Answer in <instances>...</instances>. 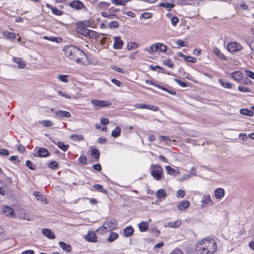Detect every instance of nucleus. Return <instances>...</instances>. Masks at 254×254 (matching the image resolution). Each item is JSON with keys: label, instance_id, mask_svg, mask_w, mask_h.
Returning <instances> with one entry per match:
<instances>
[{"label": "nucleus", "instance_id": "nucleus-56", "mask_svg": "<svg viewBox=\"0 0 254 254\" xmlns=\"http://www.w3.org/2000/svg\"><path fill=\"white\" fill-rule=\"evenodd\" d=\"M145 52H147V53H148L149 54H152L154 52V45L153 44L150 47H146L143 50Z\"/></svg>", "mask_w": 254, "mask_h": 254}, {"label": "nucleus", "instance_id": "nucleus-27", "mask_svg": "<svg viewBox=\"0 0 254 254\" xmlns=\"http://www.w3.org/2000/svg\"><path fill=\"white\" fill-rule=\"evenodd\" d=\"M159 6L166 8L168 11H170L175 6V4L169 2H161L159 4Z\"/></svg>", "mask_w": 254, "mask_h": 254}, {"label": "nucleus", "instance_id": "nucleus-4", "mask_svg": "<svg viewBox=\"0 0 254 254\" xmlns=\"http://www.w3.org/2000/svg\"><path fill=\"white\" fill-rule=\"evenodd\" d=\"M150 174L154 179L157 181L161 180L163 177V169L158 164H152L150 167Z\"/></svg>", "mask_w": 254, "mask_h": 254}, {"label": "nucleus", "instance_id": "nucleus-62", "mask_svg": "<svg viewBox=\"0 0 254 254\" xmlns=\"http://www.w3.org/2000/svg\"><path fill=\"white\" fill-rule=\"evenodd\" d=\"M100 123L103 125H106L109 124V119L106 118H101Z\"/></svg>", "mask_w": 254, "mask_h": 254}, {"label": "nucleus", "instance_id": "nucleus-10", "mask_svg": "<svg viewBox=\"0 0 254 254\" xmlns=\"http://www.w3.org/2000/svg\"><path fill=\"white\" fill-rule=\"evenodd\" d=\"M55 114L57 118H68L71 117V114L69 112L64 110L57 111Z\"/></svg>", "mask_w": 254, "mask_h": 254}, {"label": "nucleus", "instance_id": "nucleus-64", "mask_svg": "<svg viewBox=\"0 0 254 254\" xmlns=\"http://www.w3.org/2000/svg\"><path fill=\"white\" fill-rule=\"evenodd\" d=\"M170 254H183V253L180 249H175L170 253Z\"/></svg>", "mask_w": 254, "mask_h": 254}, {"label": "nucleus", "instance_id": "nucleus-11", "mask_svg": "<svg viewBox=\"0 0 254 254\" xmlns=\"http://www.w3.org/2000/svg\"><path fill=\"white\" fill-rule=\"evenodd\" d=\"M105 223L108 224L107 227L110 231L115 229L118 226L117 220L114 218H111L109 221H107Z\"/></svg>", "mask_w": 254, "mask_h": 254}, {"label": "nucleus", "instance_id": "nucleus-9", "mask_svg": "<svg viewBox=\"0 0 254 254\" xmlns=\"http://www.w3.org/2000/svg\"><path fill=\"white\" fill-rule=\"evenodd\" d=\"M69 5L72 8L76 10H80L83 7H85L83 3L79 0H72L69 3Z\"/></svg>", "mask_w": 254, "mask_h": 254}, {"label": "nucleus", "instance_id": "nucleus-57", "mask_svg": "<svg viewBox=\"0 0 254 254\" xmlns=\"http://www.w3.org/2000/svg\"><path fill=\"white\" fill-rule=\"evenodd\" d=\"M186 193L185 191L182 190H179L177 191V196L178 197L183 198L185 197Z\"/></svg>", "mask_w": 254, "mask_h": 254}, {"label": "nucleus", "instance_id": "nucleus-45", "mask_svg": "<svg viewBox=\"0 0 254 254\" xmlns=\"http://www.w3.org/2000/svg\"><path fill=\"white\" fill-rule=\"evenodd\" d=\"M52 12L54 15H57V16H61L62 15L64 14V11H62L61 10H59V9L57 8H55L53 7V8H52Z\"/></svg>", "mask_w": 254, "mask_h": 254}, {"label": "nucleus", "instance_id": "nucleus-28", "mask_svg": "<svg viewBox=\"0 0 254 254\" xmlns=\"http://www.w3.org/2000/svg\"><path fill=\"white\" fill-rule=\"evenodd\" d=\"M134 230L131 226H127L124 230V235L126 237L131 236L133 233Z\"/></svg>", "mask_w": 254, "mask_h": 254}, {"label": "nucleus", "instance_id": "nucleus-34", "mask_svg": "<svg viewBox=\"0 0 254 254\" xmlns=\"http://www.w3.org/2000/svg\"><path fill=\"white\" fill-rule=\"evenodd\" d=\"M156 195L159 198H164L166 196V193L165 190L160 189L156 191Z\"/></svg>", "mask_w": 254, "mask_h": 254}, {"label": "nucleus", "instance_id": "nucleus-2", "mask_svg": "<svg viewBox=\"0 0 254 254\" xmlns=\"http://www.w3.org/2000/svg\"><path fill=\"white\" fill-rule=\"evenodd\" d=\"M64 55L69 59L79 63L84 59L85 53L79 48L74 46H66L63 49Z\"/></svg>", "mask_w": 254, "mask_h": 254}, {"label": "nucleus", "instance_id": "nucleus-7", "mask_svg": "<svg viewBox=\"0 0 254 254\" xmlns=\"http://www.w3.org/2000/svg\"><path fill=\"white\" fill-rule=\"evenodd\" d=\"M201 203L202 207H205L206 205L213 206L215 204L214 202L212 200L209 194H205L203 196Z\"/></svg>", "mask_w": 254, "mask_h": 254}, {"label": "nucleus", "instance_id": "nucleus-51", "mask_svg": "<svg viewBox=\"0 0 254 254\" xmlns=\"http://www.w3.org/2000/svg\"><path fill=\"white\" fill-rule=\"evenodd\" d=\"M176 44L179 47H187L188 46V42H185L184 41L178 39L176 42Z\"/></svg>", "mask_w": 254, "mask_h": 254}, {"label": "nucleus", "instance_id": "nucleus-31", "mask_svg": "<svg viewBox=\"0 0 254 254\" xmlns=\"http://www.w3.org/2000/svg\"><path fill=\"white\" fill-rule=\"evenodd\" d=\"M139 231L141 232H145L148 228V224L146 222L142 221L138 224Z\"/></svg>", "mask_w": 254, "mask_h": 254}, {"label": "nucleus", "instance_id": "nucleus-40", "mask_svg": "<svg viewBox=\"0 0 254 254\" xmlns=\"http://www.w3.org/2000/svg\"><path fill=\"white\" fill-rule=\"evenodd\" d=\"M2 35L10 39H14L15 38V35L14 33L7 31H3L2 32Z\"/></svg>", "mask_w": 254, "mask_h": 254}, {"label": "nucleus", "instance_id": "nucleus-63", "mask_svg": "<svg viewBox=\"0 0 254 254\" xmlns=\"http://www.w3.org/2000/svg\"><path fill=\"white\" fill-rule=\"evenodd\" d=\"M179 22V19L176 16H173L171 19V23L174 26H176Z\"/></svg>", "mask_w": 254, "mask_h": 254}, {"label": "nucleus", "instance_id": "nucleus-44", "mask_svg": "<svg viewBox=\"0 0 254 254\" xmlns=\"http://www.w3.org/2000/svg\"><path fill=\"white\" fill-rule=\"evenodd\" d=\"M111 2L116 5H125L127 3L125 0H111Z\"/></svg>", "mask_w": 254, "mask_h": 254}, {"label": "nucleus", "instance_id": "nucleus-61", "mask_svg": "<svg viewBox=\"0 0 254 254\" xmlns=\"http://www.w3.org/2000/svg\"><path fill=\"white\" fill-rule=\"evenodd\" d=\"M191 176V175L190 174H184L181 178L180 179L181 182H183L186 180H188Z\"/></svg>", "mask_w": 254, "mask_h": 254}, {"label": "nucleus", "instance_id": "nucleus-60", "mask_svg": "<svg viewBox=\"0 0 254 254\" xmlns=\"http://www.w3.org/2000/svg\"><path fill=\"white\" fill-rule=\"evenodd\" d=\"M141 16L144 19H149L152 16V14L149 12H146L143 13Z\"/></svg>", "mask_w": 254, "mask_h": 254}, {"label": "nucleus", "instance_id": "nucleus-55", "mask_svg": "<svg viewBox=\"0 0 254 254\" xmlns=\"http://www.w3.org/2000/svg\"><path fill=\"white\" fill-rule=\"evenodd\" d=\"M240 82H241L243 84L249 85L252 83V81L251 80H250L247 77H244V76L242 78V80Z\"/></svg>", "mask_w": 254, "mask_h": 254}, {"label": "nucleus", "instance_id": "nucleus-1", "mask_svg": "<svg viewBox=\"0 0 254 254\" xmlns=\"http://www.w3.org/2000/svg\"><path fill=\"white\" fill-rule=\"evenodd\" d=\"M217 249V245L213 239L206 238L198 241L195 246V254H214Z\"/></svg>", "mask_w": 254, "mask_h": 254}, {"label": "nucleus", "instance_id": "nucleus-13", "mask_svg": "<svg viewBox=\"0 0 254 254\" xmlns=\"http://www.w3.org/2000/svg\"><path fill=\"white\" fill-rule=\"evenodd\" d=\"M114 48L115 49H121L122 48L124 42L120 37H115L114 39Z\"/></svg>", "mask_w": 254, "mask_h": 254}, {"label": "nucleus", "instance_id": "nucleus-37", "mask_svg": "<svg viewBox=\"0 0 254 254\" xmlns=\"http://www.w3.org/2000/svg\"><path fill=\"white\" fill-rule=\"evenodd\" d=\"M91 156L97 160H98L100 157V152L99 150L95 148L92 149L91 152Z\"/></svg>", "mask_w": 254, "mask_h": 254}, {"label": "nucleus", "instance_id": "nucleus-15", "mask_svg": "<svg viewBox=\"0 0 254 254\" xmlns=\"http://www.w3.org/2000/svg\"><path fill=\"white\" fill-rule=\"evenodd\" d=\"M214 195L216 199H221L225 195V190L222 188H217L214 190Z\"/></svg>", "mask_w": 254, "mask_h": 254}, {"label": "nucleus", "instance_id": "nucleus-19", "mask_svg": "<svg viewBox=\"0 0 254 254\" xmlns=\"http://www.w3.org/2000/svg\"><path fill=\"white\" fill-rule=\"evenodd\" d=\"M190 205V203L189 201L183 200L178 203L177 207L179 210H184L188 208Z\"/></svg>", "mask_w": 254, "mask_h": 254}, {"label": "nucleus", "instance_id": "nucleus-52", "mask_svg": "<svg viewBox=\"0 0 254 254\" xmlns=\"http://www.w3.org/2000/svg\"><path fill=\"white\" fill-rule=\"evenodd\" d=\"M185 60L191 63H195L197 61V59L195 58L188 56H186Z\"/></svg>", "mask_w": 254, "mask_h": 254}, {"label": "nucleus", "instance_id": "nucleus-3", "mask_svg": "<svg viewBox=\"0 0 254 254\" xmlns=\"http://www.w3.org/2000/svg\"><path fill=\"white\" fill-rule=\"evenodd\" d=\"M76 32L89 38H96L97 34L96 32L87 29L85 26L83 25V24H79L76 27Z\"/></svg>", "mask_w": 254, "mask_h": 254}, {"label": "nucleus", "instance_id": "nucleus-29", "mask_svg": "<svg viewBox=\"0 0 254 254\" xmlns=\"http://www.w3.org/2000/svg\"><path fill=\"white\" fill-rule=\"evenodd\" d=\"M219 83L224 88L231 89L232 88V84L225 80L219 79H218Z\"/></svg>", "mask_w": 254, "mask_h": 254}, {"label": "nucleus", "instance_id": "nucleus-43", "mask_svg": "<svg viewBox=\"0 0 254 254\" xmlns=\"http://www.w3.org/2000/svg\"><path fill=\"white\" fill-rule=\"evenodd\" d=\"M146 82L147 83V84H150V85H152L154 86H156L157 87H158V88L159 89H161L162 90H164V91H167V88H166L165 87H163V86H161L159 85H158L156 83H154L153 81L152 80H147L146 81Z\"/></svg>", "mask_w": 254, "mask_h": 254}, {"label": "nucleus", "instance_id": "nucleus-17", "mask_svg": "<svg viewBox=\"0 0 254 254\" xmlns=\"http://www.w3.org/2000/svg\"><path fill=\"white\" fill-rule=\"evenodd\" d=\"M42 234L43 235L49 239H54L55 238V235L53 232L49 229H43L42 230Z\"/></svg>", "mask_w": 254, "mask_h": 254}, {"label": "nucleus", "instance_id": "nucleus-24", "mask_svg": "<svg viewBox=\"0 0 254 254\" xmlns=\"http://www.w3.org/2000/svg\"><path fill=\"white\" fill-rule=\"evenodd\" d=\"M101 15L105 18H108L109 19H114L118 18V17L115 14L111 13L110 12L103 11L101 12Z\"/></svg>", "mask_w": 254, "mask_h": 254}, {"label": "nucleus", "instance_id": "nucleus-5", "mask_svg": "<svg viewBox=\"0 0 254 254\" xmlns=\"http://www.w3.org/2000/svg\"><path fill=\"white\" fill-rule=\"evenodd\" d=\"M91 102L95 109L96 110H99L102 108L109 106L111 105L110 103H107L106 101H100L97 99H93Z\"/></svg>", "mask_w": 254, "mask_h": 254}, {"label": "nucleus", "instance_id": "nucleus-23", "mask_svg": "<svg viewBox=\"0 0 254 254\" xmlns=\"http://www.w3.org/2000/svg\"><path fill=\"white\" fill-rule=\"evenodd\" d=\"M13 61L15 63L18 64V67L19 68H24L26 64L24 61L20 58H16V57H13Z\"/></svg>", "mask_w": 254, "mask_h": 254}, {"label": "nucleus", "instance_id": "nucleus-16", "mask_svg": "<svg viewBox=\"0 0 254 254\" xmlns=\"http://www.w3.org/2000/svg\"><path fill=\"white\" fill-rule=\"evenodd\" d=\"M85 239L90 242H96L97 241V237L94 232L89 231L85 237Z\"/></svg>", "mask_w": 254, "mask_h": 254}, {"label": "nucleus", "instance_id": "nucleus-20", "mask_svg": "<svg viewBox=\"0 0 254 254\" xmlns=\"http://www.w3.org/2000/svg\"><path fill=\"white\" fill-rule=\"evenodd\" d=\"M37 155L40 157H46L49 155V152L45 148H40L37 151Z\"/></svg>", "mask_w": 254, "mask_h": 254}, {"label": "nucleus", "instance_id": "nucleus-54", "mask_svg": "<svg viewBox=\"0 0 254 254\" xmlns=\"http://www.w3.org/2000/svg\"><path fill=\"white\" fill-rule=\"evenodd\" d=\"M174 81L178 84H179V85L181 86V87H186L188 86V85L186 83L184 82V81L179 79L175 78Z\"/></svg>", "mask_w": 254, "mask_h": 254}, {"label": "nucleus", "instance_id": "nucleus-48", "mask_svg": "<svg viewBox=\"0 0 254 254\" xmlns=\"http://www.w3.org/2000/svg\"><path fill=\"white\" fill-rule=\"evenodd\" d=\"M26 165L31 170H35L36 169V166L33 164L30 161L27 160L26 162Z\"/></svg>", "mask_w": 254, "mask_h": 254}, {"label": "nucleus", "instance_id": "nucleus-22", "mask_svg": "<svg viewBox=\"0 0 254 254\" xmlns=\"http://www.w3.org/2000/svg\"><path fill=\"white\" fill-rule=\"evenodd\" d=\"M165 168L166 169V171H167V173L171 175H174L176 176L180 173L179 170H176L174 168H172L170 166H166Z\"/></svg>", "mask_w": 254, "mask_h": 254}, {"label": "nucleus", "instance_id": "nucleus-47", "mask_svg": "<svg viewBox=\"0 0 254 254\" xmlns=\"http://www.w3.org/2000/svg\"><path fill=\"white\" fill-rule=\"evenodd\" d=\"M138 44L136 42H129L127 44V47L128 50H131L137 48Z\"/></svg>", "mask_w": 254, "mask_h": 254}, {"label": "nucleus", "instance_id": "nucleus-8", "mask_svg": "<svg viewBox=\"0 0 254 254\" xmlns=\"http://www.w3.org/2000/svg\"><path fill=\"white\" fill-rule=\"evenodd\" d=\"M134 106L138 109H146L153 111H157L159 108L154 105H147L145 103L136 104Z\"/></svg>", "mask_w": 254, "mask_h": 254}, {"label": "nucleus", "instance_id": "nucleus-58", "mask_svg": "<svg viewBox=\"0 0 254 254\" xmlns=\"http://www.w3.org/2000/svg\"><path fill=\"white\" fill-rule=\"evenodd\" d=\"M238 89L240 91L242 92H249L250 91V89L249 88L245 86H239L238 87Z\"/></svg>", "mask_w": 254, "mask_h": 254}, {"label": "nucleus", "instance_id": "nucleus-21", "mask_svg": "<svg viewBox=\"0 0 254 254\" xmlns=\"http://www.w3.org/2000/svg\"><path fill=\"white\" fill-rule=\"evenodd\" d=\"M182 224L181 220H177L174 222H169L166 224L165 227H169L173 228H178Z\"/></svg>", "mask_w": 254, "mask_h": 254}, {"label": "nucleus", "instance_id": "nucleus-32", "mask_svg": "<svg viewBox=\"0 0 254 254\" xmlns=\"http://www.w3.org/2000/svg\"><path fill=\"white\" fill-rule=\"evenodd\" d=\"M240 112L243 115L249 117H252L254 115L253 112L247 109H242L240 110Z\"/></svg>", "mask_w": 254, "mask_h": 254}, {"label": "nucleus", "instance_id": "nucleus-39", "mask_svg": "<svg viewBox=\"0 0 254 254\" xmlns=\"http://www.w3.org/2000/svg\"><path fill=\"white\" fill-rule=\"evenodd\" d=\"M68 76L69 75H68L60 74L58 76L57 78L62 82L67 83L69 82V80L67 78Z\"/></svg>", "mask_w": 254, "mask_h": 254}, {"label": "nucleus", "instance_id": "nucleus-41", "mask_svg": "<svg viewBox=\"0 0 254 254\" xmlns=\"http://www.w3.org/2000/svg\"><path fill=\"white\" fill-rule=\"evenodd\" d=\"M93 188L98 190L100 192H103L105 194H106L108 192V190L106 189L103 188L102 186L99 184H95L93 185Z\"/></svg>", "mask_w": 254, "mask_h": 254}, {"label": "nucleus", "instance_id": "nucleus-53", "mask_svg": "<svg viewBox=\"0 0 254 254\" xmlns=\"http://www.w3.org/2000/svg\"><path fill=\"white\" fill-rule=\"evenodd\" d=\"M118 26L119 23L117 21H112L109 23V27L111 28H116Z\"/></svg>", "mask_w": 254, "mask_h": 254}, {"label": "nucleus", "instance_id": "nucleus-33", "mask_svg": "<svg viewBox=\"0 0 254 254\" xmlns=\"http://www.w3.org/2000/svg\"><path fill=\"white\" fill-rule=\"evenodd\" d=\"M119 237V235L118 233L111 232L109 235V236L108 238V241L112 243L116 239H117Z\"/></svg>", "mask_w": 254, "mask_h": 254}, {"label": "nucleus", "instance_id": "nucleus-49", "mask_svg": "<svg viewBox=\"0 0 254 254\" xmlns=\"http://www.w3.org/2000/svg\"><path fill=\"white\" fill-rule=\"evenodd\" d=\"M163 64L168 66L169 67H172L174 66L173 62L170 59H166L163 61Z\"/></svg>", "mask_w": 254, "mask_h": 254}, {"label": "nucleus", "instance_id": "nucleus-6", "mask_svg": "<svg viewBox=\"0 0 254 254\" xmlns=\"http://www.w3.org/2000/svg\"><path fill=\"white\" fill-rule=\"evenodd\" d=\"M242 49L240 44L236 42H230L227 45V49L229 52L232 53H235L240 51Z\"/></svg>", "mask_w": 254, "mask_h": 254}, {"label": "nucleus", "instance_id": "nucleus-38", "mask_svg": "<svg viewBox=\"0 0 254 254\" xmlns=\"http://www.w3.org/2000/svg\"><path fill=\"white\" fill-rule=\"evenodd\" d=\"M121 130L120 127H117L112 131L111 135L114 137H118L121 134Z\"/></svg>", "mask_w": 254, "mask_h": 254}, {"label": "nucleus", "instance_id": "nucleus-25", "mask_svg": "<svg viewBox=\"0 0 254 254\" xmlns=\"http://www.w3.org/2000/svg\"><path fill=\"white\" fill-rule=\"evenodd\" d=\"M59 245L64 251H65L67 253L70 252L71 250V247L70 245L64 242H60L59 243Z\"/></svg>", "mask_w": 254, "mask_h": 254}, {"label": "nucleus", "instance_id": "nucleus-30", "mask_svg": "<svg viewBox=\"0 0 254 254\" xmlns=\"http://www.w3.org/2000/svg\"><path fill=\"white\" fill-rule=\"evenodd\" d=\"M110 6V3L108 2L101 1L98 3V6L101 9H108Z\"/></svg>", "mask_w": 254, "mask_h": 254}, {"label": "nucleus", "instance_id": "nucleus-42", "mask_svg": "<svg viewBox=\"0 0 254 254\" xmlns=\"http://www.w3.org/2000/svg\"><path fill=\"white\" fill-rule=\"evenodd\" d=\"M59 167V164L57 161H52L48 164V167L53 170H56Z\"/></svg>", "mask_w": 254, "mask_h": 254}, {"label": "nucleus", "instance_id": "nucleus-26", "mask_svg": "<svg viewBox=\"0 0 254 254\" xmlns=\"http://www.w3.org/2000/svg\"><path fill=\"white\" fill-rule=\"evenodd\" d=\"M108 224L105 223V222L103 223V225L100 228H98L97 230V232L100 234H102L104 233H106L109 231L108 228L107 227Z\"/></svg>", "mask_w": 254, "mask_h": 254}, {"label": "nucleus", "instance_id": "nucleus-46", "mask_svg": "<svg viewBox=\"0 0 254 254\" xmlns=\"http://www.w3.org/2000/svg\"><path fill=\"white\" fill-rule=\"evenodd\" d=\"M58 146L61 149H62L64 151H66L67 150L68 147H69L68 145L65 144L64 142H62L60 141H59L58 143Z\"/></svg>", "mask_w": 254, "mask_h": 254}, {"label": "nucleus", "instance_id": "nucleus-18", "mask_svg": "<svg viewBox=\"0 0 254 254\" xmlns=\"http://www.w3.org/2000/svg\"><path fill=\"white\" fill-rule=\"evenodd\" d=\"M2 212L5 216L9 217H12L14 214L13 209L9 206H4Z\"/></svg>", "mask_w": 254, "mask_h": 254}, {"label": "nucleus", "instance_id": "nucleus-36", "mask_svg": "<svg viewBox=\"0 0 254 254\" xmlns=\"http://www.w3.org/2000/svg\"><path fill=\"white\" fill-rule=\"evenodd\" d=\"M213 52L221 60H225L226 59V57L221 52L219 49L215 48L213 50Z\"/></svg>", "mask_w": 254, "mask_h": 254}, {"label": "nucleus", "instance_id": "nucleus-59", "mask_svg": "<svg viewBox=\"0 0 254 254\" xmlns=\"http://www.w3.org/2000/svg\"><path fill=\"white\" fill-rule=\"evenodd\" d=\"M245 73L246 75L250 78L254 79V72L249 70H245Z\"/></svg>", "mask_w": 254, "mask_h": 254}, {"label": "nucleus", "instance_id": "nucleus-35", "mask_svg": "<svg viewBox=\"0 0 254 254\" xmlns=\"http://www.w3.org/2000/svg\"><path fill=\"white\" fill-rule=\"evenodd\" d=\"M70 138L74 141H81L84 139V137L81 134H73L70 135Z\"/></svg>", "mask_w": 254, "mask_h": 254}, {"label": "nucleus", "instance_id": "nucleus-14", "mask_svg": "<svg viewBox=\"0 0 254 254\" xmlns=\"http://www.w3.org/2000/svg\"><path fill=\"white\" fill-rule=\"evenodd\" d=\"M244 76L243 73L240 71H235L231 73V77L238 82H240Z\"/></svg>", "mask_w": 254, "mask_h": 254}, {"label": "nucleus", "instance_id": "nucleus-50", "mask_svg": "<svg viewBox=\"0 0 254 254\" xmlns=\"http://www.w3.org/2000/svg\"><path fill=\"white\" fill-rule=\"evenodd\" d=\"M78 161L80 164L82 165H86L87 164V159L85 156H80L78 158Z\"/></svg>", "mask_w": 254, "mask_h": 254}, {"label": "nucleus", "instance_id": "nucleus-12", "mask_svg": "<svg viewBox=\"0 0 254 254\" xmlns=\"http://www.w3.org/2000/svg\"><path fill=\"white\" fill-rule=\"evenodd\" d=\"M153 45L154 52L157 51L165 52L167 50V46L161 43H157L153 44Z\"/></svg>", "mask_w": 254, "mask_h": 254}]
</instances>
